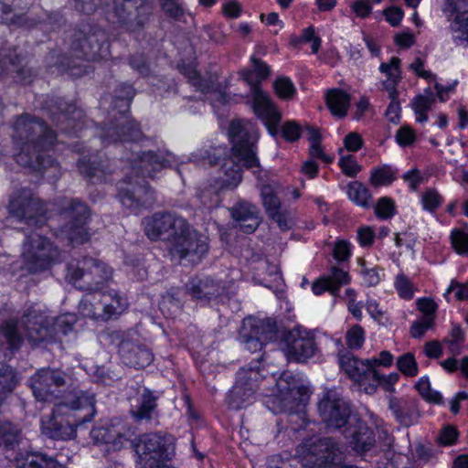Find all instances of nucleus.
<instances>
[{
  "label": "nucleus",
  "mask_w": 468,
  "mask_h": 468,
  "mask_svg": "<svg viewBox=\"0 0 468 468\" xmlns=\"http://www.w3.org/2000/svg\"><path fill=\"white\" fill-rule=\"evenodd\" d=\"M451 243L460 255H468V229H454L451 233Z\"/></svg>",
  "instance_id": "45"
},
{
  "label": "nucleus",
  "mask_w": 468,
  "mask_h": 468,
  "mask_svg": "<svg viewBox=\"0 0 468 468\" xmlns=\"http://www.w3.org/2000/svg\"><path fill=\"white\" fill-rule=\"evenodd\" d=\"M435 102V95L431 90H425L412 101V108L416 114V120L420 122H425L428 120L427 112L431 109Z\"/></svg>",
  "instance_id": "37"
},
{
  "label": "nucleus",
  "mask_w": 468,
  "mask_h": 468,
  "mask_svg": "<svg viewBox=\"0 0 468 468\" xmlns=\"http://www.w3.org/2000/svg\"><path fill=\"white\" fill-rule=\"evenodd\" d=\"M58 109L61 112L59 113L58 120L59 122L66 121L69 123V125L72 127V129L77 130L79 128V124L76 122H80L82 118V112L77 109L75 105H69L66 109L65 112L64 109L61 106H59Z\"/></svg>",
  "instance_id": "51"
},
{
  "label": "nucleus",
  "mask_w": 468,
  "mask_h": 468,
  "mask_svg": "<svg viewBox=\"0 0 468 468\" xmlns=\"http://www.w3.org/2000/svg\"><path fill=\"white\" fill-rule=\"evenodd\" d=\"M231 216L239 223V229L246 233L253 232L260 225L258 207L247 201H240L233 207Z\"/></svg>",
  "instance_id": "30"
},
{
  "label": "nucleus",
  "mask_w": 468,
  "mask_h": 468,
  "mask_svg": "<svg viewBox=\"0 0 468 468\" xmlns=\"http://www.w3.org/2000/svg\"><path fill=\"white\" fill-rule=\"evenodd\" d=\"M400 62L399 58L392 57L389 62L379 66V71L385 74V79L380 81V90L386 91L388 98H399L398 85L402 80Z\"/></svg>",
  "instance_id": "29"
},
{
  "label": "nucleus",
  "mask_w": 468,
  "mask_h": 468,
  "mask_svg": "<svg viewBox=\"0 0 468 468\" xmlns=\"http://www.w3.org/2000/svg\"><path fill=\"white\" fill-rule=\"evenodd\" d=\"M99 304L102 309V314H97L93 311L86 314V315L94 319L101 317L102 320H109L122 314L128 307V301L118 292L110 290L101 293Z\"/></svg>",
  "instance_id": "25"
},
{
  "label": "nucleus",
  "mask_w": 468,
  "mask_h": 468,
  "mask_svg": "<svg viewBox=\"0 0 468 468\" xmlns=\"http://www.w3.org/2000/svg\"><path fill=\"white\" fill-rule=\"evenodd\" d=\"M229 136L232 140L233 160L224 163L225 178L223 185L234 188L242 180L241 165L251 169L253 174L260 172V162L256 156L255 142L257 138L254 125L248 121L233 120L229 125Z\"/></svg>",
  "instance_id": "5"
},
{
  "label": "nucleus",
  "mask_w": 468,
  "mask_h": 468,
  "mask_svg": "<svg viewBox=\"0 0 468 468\" xmlns=\"http://www.w3.org/2000/svg\"><path fill=\"white\" fill-rule=\"evenodd\" d=\"M47 211L40 198L28 188H21L15 192L8 204V212L11 216L37 228L47 222Z\"/></svg>",
  "instance_id": "10"
},
{
  "label": "nucleus",
  "mask_w": 468,
  "mask_h": 468,
  "mask_svg": "<svg viewBox=\"0 0 468 468\" xmlns=\"http://www.w3.org/2000/svg\"><path fill=\"white\" fill-rule=\"evenodd\" d=\"M16 384L13 368L7 365L0 364V401L6 393L13 390Z\"/></svg>",
  "instance_id": "43"
},
{
  "label": "nucleus",
  "mask_w": 468,
  "mask_h": 468,
  "mask_svg": "<svg viewBox=\"0 0 468 468\" xmlns=\"http://www.w3.org/2000/svg\"><path fill=\"white\" fill-rule=\"evenodd\" d=\"M360 361V359L356 358L351 353H345L339 356V366L341 369L348 376V378L354 376L356 367L358 366L357 364Z\"/></svg>",
  "instance_id": "54"
},
{
  "label": "nucleus",
  "mask_w": 468,
  "mask_h": 468,
  "mask_svg": "<svg viewBox=\"0 0 468 468\" xmlns=\"http://www.w3.org/2000/svg\"><path fill=\"white\" fill-rule=\"evenodd\" d=\"M346 345L351 349H359L365 342V331L359 324H355L346 334Z\"/></svg>",
  "instance_id": "49"
},
{
  "label": "nucleus",
  "mask_w": 468,
  "mask_h": 468,
  "mask_svg": "<svg viewBox=\"0 0 468 468\" xmlns=\"http://www.w3.org/2000/svg\"><path fill=\"white\" fill-rule=\"evenodd\" d=\"M457 437V430L452 425H447L441 431L438 441L441 445H452L455 443Z\"/></svg>",
  "instance_id": "61"
},
{
  "label": "nucleus",
  "mask_w": 468,
  "mask_h": 468,
  "mask_svg": "<svg viewBox=\"0 0 468 468\" xmlns=\"http://www.w3.org/2000/svg\"><path fill=\"white\" fill-rule=\"evenodd\" d=\"M316 351L314 335L305 329L294 328L289 334L284 354L290 361L305 362Z\"/></svg>",
  "instance_id": "20"
},
{
  "label": "nucleus",
  "mask_w": 468,
  "mask_h": 468,
  "mask_svg": "<svg viewBox=\"0 0 468 468\" xmlns=\"http://www.w3.org/2000/svg\"><path fill=\"white\" fill-rule=\"evenodd\" d=\"M349 443L356 453L364 454L375 445L374 433L368 427L359 425L353 432Z\"/></svg>",
  "instance_id": "35"
},
{
  "label": "nucleus",
  "mask_w": 468,
  "mask_h": 468,
  "mask_svg": "<svg viewBox=\"0 0 468 468\" xmlns=\"http://www.w3.org/2000/svg\"><path fill=\"white\" fill-rule=\"evenodd\" d=\"M112 270L103 261L85 257L68 265L67 277L78 289L97 292L111 280Z\"/></svg>",
  "instance_id": "6"
},
{
  "label": "nucleus",
  "mask_w": 468,
  "mask_h": 468,
  "mask_svg": "<svg viewBox=\"0 0 468 468\" xmlns=\"http://www.w3.org/2000/svg\"><path fill=\"white\" fill-rule=\"evenodd\" d=\"M13 139L20 147L16 157L20 165L41 171L56 165L50 155L45 154L53 145L56 134L38 119L29 114L17 118L14 123Z\"/></svg>",
  "instance_id": "3"
},
{
  "label": "nucleus",
  "mask_w": 468,
  "mask_h": 468,
  "mask_svg": "<svg viewBox=\"0 0 468 468\" xmlns=\"http://www.w3.org/2000/svg\"><path fill=\"white\" fill-rule=\"evenodd\" d=\"M90 434L96 442L109 444L113 451L131 445L139 468H165L173 454L171 437L150 432L133 440V431L121 421L94 428Z\"/></svg>",
  "instance_id": "1"
},
{
  "label": "nucleus",
  "mask_w": 468,
  "mask_h": 468,
  "mask_svg": "<svg viewBox=\"0 0 468 468\" xmlns=\"http://www.w3.org/2000/svg\"><path fill=\"white\" fill-rule=\"evenodd\" d=\"M118 23L127 31L143 28L151 14L147 0H113Z\"/></svg>",
  "instance_id": "15"
},
{
  "label": "nucleus",
  "mask_w": 468,
  "mask_h": 468,
  "mask_svg": "<svg viewBox=\"0 0 468 468\" xmlns=\"http://www.w3.org/2000/svg\"><path fill=\"white\" fill-rule=\"evenodd\" d=\"M122 89L123 94L118 95L116 99V102L120 101V107L122 108L121 121L107 129L104 140L109 143L136 141L141 136L138 125L125 113L134 95L133 89L130 85H123Z\"/></svg>",
  "instance_id": "14"
},
{
  "label": "nucleus",
  "mask_w": 468,
  "mask_h": 468,
  "mask_svg": "<svg viewBox=\"0 0 468 468\" xmlns=\"http://www.w3.org/2000/svg\"><path fill=\"white\" fill-rule=\"evenodd\" d=\"M119 197L122 205L134 214L152 207L155 201L154 191L146 185L120 186Z\"/></svg>",
  "instance_id": "21"
},
{
  "label": "nucleus",
  "mask_w": 468,
  "mask_h": 468,
  "mask_svg": "<svg viewBox=\"0 0 468 468\" xmlns=\"http://www.w3.org/2000/svg\"><path fill=\"white\" fill-rule=\"evenodd\" d=\"M333 256L337 261H346L351 256L350 243L346 240L339 239L335 243Z\"/></svg>",
  "instance_id": "56"
},
{
  "label": "nucleus",
  "mask_w": 468,
  "mask_h": 468,
  "mask_svg": "<svg viewBox=\"0 0 468 468\" xmlns=\"http://www.w3.org/2000/svg\"><path fill=\"white\" fill-rule=\"evenodd\" d=\"M339 165L343 173L347 176H356V174L361 170V166L357 164L355 157L351 154L343 156L339 160Z\"/></svg>",
  "instance_id": "55"
},
{
  "label": "nucleus",
  "mask_w": 468,
  "mask_h": 468,
  "mask_svg": "<svg viewBox=\"0 0 468 468\" xmlns=\"http://www.w3.org/2000/svg\"><path fill=\"white\" fill-rule=\"evenodd\" d=\"M119 353L123 363L135 368H144L154 359L152 352L147 347L131 341H122L119 346Z\"/></svg>",
  "instance_id": "26"
},
{
  "label": "nucleus",
  "mask_w": 468,
  "mask_h": 468,
  "mask_svg": "<svg viewBox=\"0 0 468 468\" xmlns=\"http://www.w3.org/2000/svg\"><path fill=\"white\" fill-rule=\"evenodd\" d=\"M163 11L174 19H178L184 11L181 5L176 0H162Z\"/></svg>",
  "instance_id": "60"
},
{
  "label": "nucleus",
  "mask_w": 468,
  "mask_h": 468,
  "mask_svg": "<svg viewBox=\"0 0 468 468\" xmlns=\"http://www.w3.org/2000/svg\"><path fill=\"white\" fill-rule=\"evenodd\" d=\"M326 104L333 115L343 118L350 105V96L346 91L334 89L326 93Z\"/></svg>",
  "instance_id": "34"
},
{
  "label": "nucleus",
  "mask_w": 468,
  "mask_h": 468,
  "mask_svg": "<svg viewBox=\"0 0 468 468\" xmlns=\"http://www.w3.org/2000/svg\"><path fill=\"white\" fill-rule=\"evenodd\" d=\"M276 386L285 407H289L290 404L297 405L298 401L303 399L302 397L306 392V388L299 385L295 378L287 373L282 374L279 378Z\"/></svg>",
  "instance_id": "31"
},
{
  "label": "nucleus",
  "mask_w": 468,
  "mask_h": 468,
  "mask_svg": "<svg viewBox=\"0 0 468 468\" xmlns=\"http://www.w3.org/2000/svg\"><path fill=\"white\" fill-rule=\"evenodd\" d=\"M340 454L338 443L329 437L315 435L305 439L296 448V457L304 467L321 468L336 463Z\"/></svg>",
  "instance_id": "7"
},
{
  "label": "nucleus",
  "mask_w": 468,
  "mask_h": 468,
  "mask_svg": "<svg viewBox=\"0 0 468 468\" xmlns=\"http://www.w3.org/2000/svg\"><path fill=\"white\" fill-rule=\"evenodd\" d=\"M189 294L201 303H208L224 292L221 282H215L209 277L203 279L194 278L186 285Z\"/></svg>",
  "instance_id": "27"
},
{
  "label": "nucleus",
  "mask_w": 468,
  "mask_h": 468,
  "mask_svg": "<svg viewBox=\"0 0 468 468\" xmlns=\"http://www.w3.org/2000/svg\"><path fill=\"white\" fill-rule=\"evenodd\" d=\"M261 197L268 217L277 223L282 230L289 229L292 225L290 213L282 207V203L272 187L271 186H263L261 189Z\"/></svg>",
  "instance_id": "23"
},
{
  "label": "nucleus",
  "mask_w": 468,
  "mask_h": 468,
  "mask_svg": "<svg viewBox=\"0 0 468 468\" xmlns=\"http://www.w3.org/2000/svg\"><path fill=\"white\" fill-rule=\"evenodd\" d=\"M358 264L360 266V274L362 275L363 282L367 286H376L380 282L381 270L378 267L368 266L363 259H358Z\"/></svg>",
  "instance_id": "44"
},
{
  "label": "nucleus",
  "mask_w": 468,
  "mask_h": 468,
  "mask_svg": "<svg viewBox=\"0 0 468 468\" xmlns=\"http://www.w3.org/2000/svg\"><path fill=\"white\" fill-rule=\"evenodd\" d=\"M21 59L16 57L15 59L10 58L8 65L5 60L0 59V74L6 70L8 72H16V78L23 84H28L31 82L32 72L30 69L21 66Z\"/></svg>",
  "instance_id": "40"
},
{
  "label": "nucleus",
  "mask_w": 468,
  "mask_h": 468,
  "mask_svg": "<svg viewBox=\"0 0 468 468\" xmlns=\"http://www.w3.org/2000/svg\"><path fill=\"white\" fill-rule=\"evenodd\" d=\"M347 195L350 200L361 207L368 206V201L371 197L368 189L357 181L347 186Z\"/></svg>",
  "instance_id": "42"
},
{
  "label": "nucleus",
  "mask_w": 468,
  "mask_h": 468,
  "mask_svg": "<svg viewBox=\"0 0 468 468\" xmlns=\"http://www.w3.org/2000/svg\"><path fill=\"white\" fill-rule=\"evenodd\" d=\"M244 329L249 326L261 342L265 344L272 342L277 338V325L275 321L267 318L263 320L248 319L244 321Z\"/></svg>",
  "instance_id": "33"
},
{
  "label": "nucleus",
  "mask_w": 468,
  "mask_h": 468,
  "mask_svg": "<svg viewBox=\"0 0 468 468\" xmlns=\"http://www.w3.org/2000/svg\"><path fill=\"white\" fill-rule=\"evenodd\" d=\"M388 409L396 420L404 427L416 424L420 417L418 408V400L413 398L388 397Z\"/></svg>",
  "instance_id": "22"
},
{
  "label": "nucleus",
  "mask_w": 468,
  "mask_h": 468,
  "mask_svg": "<svg viewBox=\"0 0 468 468\" xmlns=\"http://www.w3.org/2000/svg\"><path fill=\"white\" fill-rule=\"evenodd\" d=\"M93 393L74 389L65 401L55 405L51 416L41 420V431L50 439L68 441L76 429L91 420L96 413Z\"/></svg>",
  "instance_id": "4"
},
{
  "label": "nucleus",
  "mask_w": 468,
  "mask_h": 468,
  "mask_svg": "<svg viewBox=\"0 0 468 468\" xmlns=\"http://www.w3.org/2000/svg\"><path fill=\"white\" fill-rule=\"evenodd\" d=\"M250 93L255 114L265 122L270 133L274 135L276 133V127L281 120L280 112L270 100V97L262 90H256L255 92Z\"/></svg>",
  "instance_id": "24"
},
{
  "label": "nucleus",
  "mask_w": 468,
  "mask_h": 468,
  "mask_svg": "<svg viewBox=\"0 0 468 468\" xmlns=\"http://www.w3.org/2000/svg\"><path fill=\"white\" fill-rule=\"evenodd\" d=\"M356 367L354 376L350 378L354 380L359 388L367 394H374L380 383V375L374 368L371 360H361Z\"/></svg>",
  "instance_id": "28"
},
{
  "label": "nucleus",
  "mask_w": 468,
  "mask_h": 468,
  "mask_svg": "<svg viewBox=\"0 0 468 468\" xmlns=\"http://www.w3.org/2000/svg\"><path fill=\"white\" fill-rule=\"evenodd\" d=\"M128 160L131 162L133 170L143 176L149 177H153L156 172L176 162V156L165 150L133 153V156Z\"/></svg>",
  "instance_id": "19"
},
{
  "label": "nucleus",
  "mask_w": 468,
  "mask_h": 468,
  "mask_svg": "<svg viewBox=\"0 0 468 468\" xmlns=\"http://www.w3.org/2000/svg\"><path fill=\"white\" fill-rule=\"evenodd\" d=\"M68 376L60 370L42 368L30 378V387L37 399L52 401L59 389L67 385Z\"/></svg>",
  "instance_id": "16"
},
{
  "label": "nucleus",
  "mask_w": 468,
  "mask_h": 468,
  "mask_svg": "<svg viewBox=\"0 0 468 468\" xmlns=\"http://www.w3.org/2000/svg\"><path fill=\"white\" fill-rule=\"evenodd\" d=\"M145 235L153 241L172 238L176 230L186 229V219L175 213L156 212L143 221Z\"/></svg>",
  "instance_id": "17"
},
{
  "label": "nucleus",
  "mask_w": 468,
  "mask_h": 468,
  "mask_svg": "<svg viewBox=\"0 0 468 468\" xmlns=\"http://www.w3.org/2000/svg\"><path fill=\"white\" fill-rule=\"evenodd\" d=\"M326 279L330 281L333 287H335V293L341 286L346 285L350 282L348 272L335 266L332 267L330 275L327 276Z\"/></svg>",
  "instance_id": "52"
},
{
  "label": "nucleus",
  "mask_w": 468,
  "mask_h": 468,
  "mask_svg": "<svg viewBox=\"0 0 468 468\" xmlns=\"http://www.w3.org/2000/svg\"><path fill=\"white\" fill-rule=\"evenodd\" d=\"M397 367L407 377H415L419 371L418 364L412 353L400 356L397 360Z\"/></svg>",
  "instance_id": "46"
},
{
  "label": "nucleus",
  "mask_w": 468,
  "mask_h": 468,
  "mask_svg": "<svg viewBox=\"0 0 468 468\" xmlns=\"http://www.w3.org/2000/svg\"><path fill=\"white\" fill-rule=\"evenodd\" d=\"M416 388L420 394L428 401L434 403H441L442 396L438 391L432 390L430 386L429 378L426 377L420 378L416 383Z\"/></svg>",
  "instance_id": "48"
},
{
  "label": "nucleus",
  "mask_w": 468,
  "mask_h": 468,
  "mask_svg": "<svg viewBox=\"0 0 468 468\" xmlns=\"http://www.w3.org/2000/svg\"><path fill=\"white\" fill-rule=\"evenodd\" d=\"M156 408V398L148 390L141 396L139 405L132 410V415L136 420H151Z\"/></svg>",
  "instance_id": "38"
},
{
  "label": "nucleus",
  "mask_w": 468,
  "mask_h": 468,
  "mask_svg": "<svg viewBox=\"0 0 468 468\" xmlns=\"http://www.w3.org/2000/svg\"><path fill=\"white\" fill-rule=\"evenodd\" d=\"M252 68L250 69H243L239 72L240 78L250 87V92H255L256 90H261L260 83L266 80L271 69L267 64L261 59L252 58Z\"/></svg>",
  "instance_id": "32"
},
{
  "label": "nucleus",
  "mask_w": 468,
  "mask_h": 468,
  "mask_svg": "<svg viewBox=\"0 0 468 468\" xmlns=\"http://www.w3.org/2000/svg\"><path fill=\"white\" fill-rule=\"evenodd\" d=\"M168 242L171 254L177 256L179 259L186 258L191 254L200 258L207 251L206 239L191 229L186 221V229L183 231L176 230L174 232Z\"/></svg>",
  "instance_id": "18"
},
{
  "label": "nucleus",
  "mask_w": 468,
  "mask_h": 468,
  "mask_svg": "<svg viewBox=\"0 0 468 468\" xmlns=\"http://www.w3.org/2000/svg\"><path fill=\"white\" fill-rule=\"evenodd\" d=\"M452 27L455 31L460 32L458 37L468 41V14L457 16Z\"/></svg>",
  "instance_id": "63"
},
{
  "label": "nucleus",
  "mask_w": 468,
  "mask_h": 468,
  "mask_svg": "<svg viewBox=\"0 0 468 468\" xmlns=\"http://www.w3.org/2000/svg\"><path fill=\"white\" fill-rule=\"evenodd\" d=\"M395 289L397 290L399 295L405 299L410 300L413 297L414 294V287L410 280L409 277H407L403 273H399L396 276L395 282H394Z\"/></svg>",
  "instance_id": "47"
},
{
  "label": "nucleus",
  "mask_w": 468,
  "mask_h": 468,
  "mask_svg": "<svg viewBox=\"0 0 468 468\" xmlns=\"http://www.w3.org/2000/svg\"><path fill=\"white\" fill-rule=\"evenodd\" d=\"M241 338L245 346V348L250 352L261 350L264 345V343L261 342V340L250 330V332H246V328H243V331L241 333Z\"/></svg>",
  "instance_id": "57"
},
{
  "label": "nucleus",
  "mask_w": 468,
  "mask_h": 468,
  "mask_svg": "<svg viewBox=\"0 0 468 468\" xmlns=\"http://www.w3.org/2000/svg\"><path fill=\"white\" fill-rule=\"evenodd\" d=\"M318 412L329 429L344 427L351 414L350 405L335 388L324 391L318 402Z\"/></svg>",
  "instance_id": "13"
},
{
  "label": "nucleus",
  "mask_w": 468,
  "mask_h": 468,
  "mask_svg": "<svg viewBox=\"0 0 468 468\" xmlns=\"http://www.w3.org/2000/svg\"><path fill=\"white\" fill-rule=\"evenodd\" d=\"M16 468H66L58 461L42 453H27L16 460Z\"/></svg>",
  "instance_id": "36"
},
{
  "label": "nucleus",
  "mask_w": 468,
  "mask_h": 468,
  "mask_svg": "<svg viewBox=\"0 0 468 468\" xmlns=\"http://www.w3.org/2000/svg\"><path fill=\"white\" fill-rule=\"evenodd\" d=\"M434 322V317H423L412 324L410 334L415 338H420L424 335L426 331L430 329Z\"/></svg>",
  "instance_id": "58"
},
{
  "label": "nucleus",
  "mask_w": 468,
  "mask_h": 468,
  "mask_svg": "<svg viewBox=\"0 0 468 468\" xmlns=\"http://www.w3.org/2000/svg\"><path fill=\"white\" fill-rule=\"evenodd\" d=\"M75 317L64 314L54 321L35 307L28 308L20 320L10 319L1 325V334L11 349H18L24 339L32 345L48 341L54 334L67 335L73 329Z\"/></svg>",
  "instance_id": "2"
},
{
  "label": "nucleus",
  "mask_w": 468,
  "mask_h": 468,
  "mask_svg": "<svg viewBox=\"0 0 468 468\" xmlns=\"http://www.w3.org/2000/svg\"><path fill=\"white\" fill-rule=\"evenodd\" d=\"M394 203L388 197H382L376 206V214L379 218H388L394 215Z\"/></svg>",
  "instance_id": "59"
},
{
  "label": "nucleus",
  "mask_w": 468,
  "mask_h": 468,
  "mask_svg": "<svg viewBox=\"0 0 468 468\" xmlns=\"http://www.w3.org/2000/svg\"><path fill=\"white\" fill-rule=\"evenodd\" d=\"M277 95L283 100H291L295 93V87L287 77L278 78L273 83Z\"/></svg>",
  "instance_id": "50"
},
{
  "label": "nucleus",
  "mask_w": 468,
  "mask_h": 468,
  "mask_svg": "<svg viewBox=\"0 0 468 468\" xmlns=\"http://www.w3.org/2000/svg\"><path fill=\"white\" fill-rule=\"evenodd\" d=\"M396 170L390 165H382L375 167L370 172V184L378 187L381 186L390 185L396 179Z\"/></svg>",
  "instance_id": "41"
},
{
  "label": "nucleus",
  "mask_w": 468,
  "mask_h": 468,
  "mask_svg": "<svg viewBox=\"0 0 468 468\" xmlns=\"http://www.w3.org/2000/svg\"><path fill=\"white\" fill-rule=\"evenodd\" d=\"M442 202V197L434 189H427L421 197L422 207L425 210L434 211Z\"/></svg>",
  "instance_id": "53"
},
{
  "label": "nucleus",
  "mask_w": 468,
  "mask_h": 468,
  "mask_svg": "<svg viewBox=\"0 0 468 468\" xmlns=\"http://www.w3.org/2000/svg\"><path fill=\"white\" fill-rule=\"evenodd\" d=\"M59 216L69 224L60 228L57 235L65 237L71 244H83L90 235L84 225L89 215L87 206L71 198H62L58 203Z\"/></svg>",
  "instance_id": "9"
},
{
  "label": "nucleus",
  "mask_w": 468,
  "mask_h": 468,
  "mask_svg": "<svg viewBox=\"0 0 468 468\" xmlns=\"http://www.w3.org/2000/svg\"><path fill=\"white\" fill-rule=\"evenodd\" d=\"M180 71L189 80V82L203 93L215 92L214 84L211 80H203L197 71L194 65H182Z\"/></svg>",
  "instance_id": "39"
},
{
  "label": "nucleus",
  "mask_w": 468,
  "mask_h": 468,
  "mask_svg": "<svg viewBox=\"0 0 468 468\" xmlns=\"http://www.w3.org/2000/svg\"><path fill=\"white\" fill-rule=\"evenodd\" d=\"M259 367L242 368L237 374V381L228 395L229 407L239 410L254 401L259 381L264 377Z\"/></svg>",
  "instance_id": "12"
},
{
  "label": "nucleus",
  "mask_w": 468,
  "mask_h": 468,
  "mask_svg": "<svg viewBox=\"0 0 468 468\" xmlns=\"http://www.w3.org/2000/svg\"><path fill=\"white\" fill-rule=\"evenodd\" d=\"M418 309L424 314V317H433L438 305L430 298H420L417 301Z\"/></svg>",
  "instance_id": "64"
},
{
  "label": "nucleus",
  "mask_w": 468,
  "mask_h": 468,
  "mask_svg": "<svg viewBox=\"0 0 468 468\" xmlns=\"http://www.w3.org/2000/svg\"><path fill=\"white\" fill-rule=\"evenodd\" d=\"M282 136L287 141H296L301 135V128L294 121L287 122L282 128Z\"/></svg>",
  "instance_id": "62"
},
{
  "label": "nucleus",
  "mask_w": 468,
  "mask_h": 468,
  "mask_svg": "<svg viewBox=\"0 0 468 468\" xmlns=\"http://www.w3.org/2000/svg\"><path fill=\"white\" fill-rule=\"evenodd\" d=\"M72 49L77 58L86 60L106 59L110 57L107 33L98 27L76 33Z\"/></svg>",
  "instance_id": "11"
},
{
  "label": "nucleus",
  "mask_w": 468,
  "mask_h": 468,
  "mask_svg": "<svg viewBox=\"0 0 468 468\" xmlns=\"http://www.w3.org/2000/svg\"><path fill=\"white\" fill-rule=\"evenodd\" d=\"M22 259L28 271L37 272L58 262L61 251L48 239L37 232H32L23 244Z\"/></svg>",
  "instance_id": "8"
}]
</instances>
